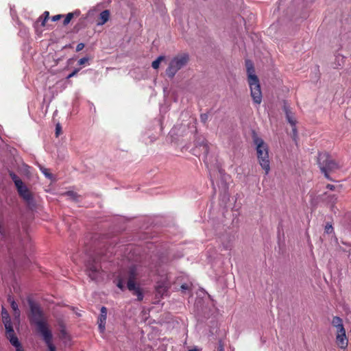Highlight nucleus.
Instances as JSON below:
<instances>
[{
  "instance_id": "a211bd4d",
  "label": "nucleus",
  "mask_w": 351,
  "mask_h": 351,
  "mask_svg": "<svg viewBox=\"0 0 351 351\" xmlns=\"http://www.w3.org/2000/svg\"><path fill=\"white\" fill-rule=\"evenodd\" d=\"M80 15V11L79 10H76L73 12L68 13L66 15L65 19L63 21V25H68L71 22V19L73 17H75V16L77 17V16H79Z\"/></svg>"
},
{
  "instance_id": "f704fd0d",
  "label": "nucleus",
  "mask_w": 351,
  "mask_h": 351,
  "mask_svg": "<svg viewBox=\"0 0 351 351\" xmlns=\"http://www.w3.org/2000/svg\"><path fill=\"white\" fill-rule=\"evenodd\" d=\"M84 47V44L81 43H79L77 47H76V51H80L81 50L83 49V48Z\"/></svg>"
},
{
  "instance_id": "58836bf2",
  "label": "nucleus",
  "mask_w": 351,
  "mask_h": 351,
  "mask_svg": "<svg viewBox=\"0 0 351 351\" xmlns=\"http://www.w3.org/2000/svg\"><path fill=\"white\" fill-rule=\"evenodd\" d=\"M49 15V12L45 11L42 16H43V17L44 16V18H46V19H48Z\"/></svg>"
},
{
  "instance_id": "ea45409f",
  "label": "nucleus",
  "mask_w": 351,
  "mask_h": 351,
  "mask_svg": "<svg viewBox=\"0 0 351 351\" xmlns=\"http://www.w3.org/2000/svg\"><path fill=\"white\" fill-rule=\"evenodd\" d=\"M189 289V286L186 285V284H183L182 286H181V289L182 290H186Z\"/></svg>"
},
{
  "instance_id": "6e6552de",
  "label": "nucleus",
  "mask_w": 351,
  "mask_h": 351,
  "mask_svg": "<svg viewBox=\"0 0 351 351\" xmlns=\"http://www.w3.org/2000/svg\"><path fill=\"white\" fill-rule=\"evenodd\" d=\"M219 173L220 175V184H219L218 186L220 189V197H221L224 201H228L229 199L228 180L230 178L228 174L225 173L224 171L221 170L219 171Z\"/></svg>"
},
{
  "instance_id": "aec40b11",
  "label": "nucleus",
  "mask_w": 351,
  "mask_h": 351,
  "mask_svg": "<svg viewBox=\"0 0 351 351\" xmlns=\"http://www.w3.org/2000/svg\"><path fill=\"white\" fill-rule=\"evenodd\" d=\"M8 300L10 303L11 308L14 311V313L16 315H17L18 316H19L20 311L19 310L18 304H16V302L14 300V299L10 295H9Z\"/></svg>"
},
{
  "instance_id": "f03ea898",
  "label": "nucleus",
  "mask_w": 351,
  "mask_h": 351,
  "mask_svg": "<svg viewBox=\"0 0 351 351\" xmlns=\"http://www.w3.org/2000/svg\"><path fill=\"white\" fill-rule=\"evenodd\" d=\"M253 143L256 145L258 163L267 175L270 171V161L269 158V149L264 141L258 136L255 132L252 133Z\"/></svg>"
},
{
  "instance_id": "f257e3e1",
  "label": "nucleus",
  "mask_w": 351,
  "mask_h": 351,
  "mask_svg": "<svg viewBox=\"0 0 351 351\" xmlns=\"http://www.w3.org/2000/svg\"><path fill=\"white\" fill-rule=\"evenodd\" d=\"M137 277V270L135 266H132L127 270L121 271L116 278L117 286L122 291L127 288L130 291L132 292L134 295H136L138 301H142L143 299V293L138 285L135 282Z\"/></svg>"
},
{
  "instance_id": "423d86ee",
  "label": "nucleus",
  "mask_w": 351,
  "mask_h": 351,
  "mask_svg": "<svg viewBox=\"0 0 351 351\" xmlns=\"http://www.w3.org/2000/svg\"><path fill=\"white\" fill-rule=\"evenodd\" d=\"M189 60V56L186 53L178 55L173 58L166 69V75L169 78H173L176 73L186 65Z\"/></svg>"
},
{
  "instance_id": "f3484780",
  "label": "nucleus",
  "mask_w": 351,
  "mask_h": 351,
  "mask_svg": "<svg viewBox=\"0 0 351 351\" xmlns=\"http://www.w3.org/2000/svg\"><path fill=\"white\" fill-rule=\"evenodd\" d=\"M284 111L285 112L287 121L292 126H295L296 121L294 119L293 115L291 110L289 109V106H287L286 104L284 105Z\"/></svg>"
},
{
  "instance_id": "37998d69",
  "label": "nucleus",
  "mask_w": 351,
  "mask_h": 351,
  "mask_svg": "<svg viewBox=\"0 0 351 351\" xmlns=\"http://www.w3.org/2000/svg\"><path fill=\"white\" fill-rule=\"evenodd\" d=\"M293 132H295V131H296L295 128H293Z\"/></svg>"
},
{
  "instance_id": "c85d7f7f",
  "label": "nucleus",
  "mask_w": 351,
  "mask_h": 351,
  "mask_svg": "<svg viewBox=\"0 0 351 351\" xmlns=\"http://www.w3.org/2000/svg\"><path fill=\"white\" fill-rule=\"evenodd\" d=\"M80 71V68H77V69H75L73 72H71L68 76H67V78L69 79L71 77H74L75 75H77V73Z\"/></svg>"
},
{
  "instance_id": "79ce46f5",
  "label": "nucleus",
  "mask_w": 351,
  "mask_h": 351,
  "mask_svg": "<svg viewBox=\"0 0 351 351\" xmlns=\"http://www.w3.org/2000/svg\"><path fill=\"white\" fill-rule=\"evenodd\" d=\"M211 182H212V184L213 186L214 190H215V185H214V182H213V180L212 179H211Z\"/></svg>"
},
{
  "instance_id": "412c9836",
  "label": "nucleus",
  "mask_w": 351,
  "mask_h": 351,
  "mask_svg": "<svg viewBox=\"0 0 351 351\" xmlns=\"http://www.w3.org/2000/svg\"><path fill=\"white\" fill-rule=\"evenodd\" d=\"M9 175L12 181L14 182L16 187L19 186V185L23 183L21 179H20L19 177L17 175H16L14 172H10Z\"/></svg>"
},
{
  "instance_id": "393cba45",
  "label": "nucleus",
  "mask_w": 351,
  "mask_h": 351,
  "mask_svg": "<svg viewBox=\"0 0 351 351\" xmlns=\"http://www.w3.org/2000/svg\"><path fill=\"white\" fill-rule=\"evenodd\" d=\"M40 171L45 176L46 178H47L49 179L53 178V175L51 173H49L48 169H46L45 167H40Z\"/></svg>"
},
{
  "instance_id": "6ab92c4d",
  "label": "nucleus",
  "mask_w": 351,
  "mask_h": 351,
  "mask_svg": "<svg viewBox=\"0 0 351 351\" xmlns=\"http://www.w3.org/2000/svg\"><path fill=\"white\" fill-rule=\"evenodd\" d=\"M64 195L69 197V199L73 202H78L80 201V196L73 191H66L64 193Z\"/></svg>"
},
{
  "instance_id": "2f4dec72",
  "label": "nucleus",
  "mask_w": 351,
  "mask_h": 351,
  "mask_svg": "<svg viewBox=\"0 0 351 351\" xmlns=\"http://www.w3.org/2000/svg\"><path fill=\"white\" fill-rule=\"evenodd\" d=\"M336 328H337V334L346 333V330H345L343 326H342L341 327V326H338Z\"/></svg>"
},
{
  "instance_id": "f8f14e48",
  "label": "nucleus",
  "mask_w": 351,
  "mask_h": 351,
  "mask_svg": "<svg viewBox=\"0 0 351 351\" xmlns=\"http://www.w3.org/2000/svg\"><path fill=\"white\" fill-rule=\"evenodd\" d=\"M107 317V308L105 306H102L100 310V315L98 320V328L101 332H104L105 330V325Z\"/></svg>"
},
{
  "instance_id": "c9c22d12",
  "label": "nucleus",
  "mask_w": 351,
  "mask_h": 351,
  "mask_svg": "<svg viewBox=\"0 0 351 351\" xmlns=\"http://www.w3.org/2000/svg\"><path fill=\"white\" fill-rule=\"evenodd\" d=\"M62 16H63L62 14H57V15L53 16L51 19L53 21H57L59 19H60Z\"/></svg>"
},
{
  "instance_id": "1a4fd4ad",
  "label": "nucleus",
  "mask_w": 351,
  "mask_h": 351,
  "mask_svg": "<svg viewBox=\"0 0 351 351\" xmlns=\"http://www.w3.org/2000/svg\"><path fill=\"white\" fill-rule=\"evenodd\" d=\"M195 152L199 149L205 157L207 156L209 152V146L207 141L203 136H197L195 140Z\"/></svg>"
},
{
  "instance_id": "39448f33",
  "label": "nucleus",
  "mask_w": 351,
  "mask_h": 351,
  "mask_svg": "<svg viewBox=\"0 0 351 351\" xmlns=\"http://www.w3.org/2000/svg\"><path fill=\"white\" fill-rule=\"evenodd\" d=\"M29 305L31 312V321L37 326L40 333L49 330L46 323L43 321V314L38 304L29 300Z\"/></svg>"
},
{
  "instance_id": "4468645a",
  "label": "nucleus",
  "mask_w": 351,
  "mask_h": 351,
  "mask_svg": "<svg viewBox=\"0 0 351 351\" xmlns=\"http://www.w3.org/2000/svg\"><path fill=\"white\" fill-rule=\"evenodd\" d=\"M324 201L330 206L331 210H334V208H335V204L337 203L338 199L337 195L334 194H328L327 193H325L324 194Z\"/></svg>"
},
{
  "instance_id": "b1692460",
  "label": "nucleus",
  "mask_w": 351,
  "mask_h": 351,
  "mask_svg": "<svg viewBox=\"0 0 351 351\" xmlns=\"http://www.w3.org/2000/svg\"><path fill=\"white\" fill-rule=\"evenodd\" d=\"M165 59V57L164 56H158L154 61L152 63V66L154 69H157L159 67L160 63L162 60H164Z\"/></svg>"
},
{
  "instance_id": "9d476101",
  "label": "nucleus",
  "mask_w": 351,
  "mask_h": 351,
  "mask_svg": "<svg viewBox=\"0 0 351 351\" xmlns=\"http://www.w3.org/2000/svg\"><path fill=\"white\" fill-rule=\"evenodd\" d=\"M3 323L5 328V335L9 341L10 342L12 338H18L15 335L10 317L5 318Z\"/></svg>"
},
{
  "instance_id": "9b49d317",
  "label": "nucleus",
  "mask_w": 351,
  "mask_h": 351,
  "mask_svg": "<svg viewBox=\"0 0 351 351\" xmlns=\"http://www.w3.org/2000/svg\"><path fill=\"white\" fill-rule=\"evenodd\" d=\"M19 195L26 202H29L32 199V196L27 189V187L23 183L19 186L16 187Z\"/></svg>"
},
{
  "instance_id": "a19ab883",
  "label": "nucleus",
  "mask_w": 351,
  "mask_h": 351,
  "mask_svg": "<svg viewBox=\"0 0 351 351\" xmlns=\"http://www.w3.org/2000/svg\"><path fill=\"white\" fill-rule=\"evenodd\" d=\"M188 351H199V350L196 347H195L192 349L189 350Z\"/></svg>"
},
{
  "instance_id": "ddd939ff",
  "label": "nucleus",
  "mask_w": 351,
  "mask_h": 351,
  "mask_svg": "<svg viewBox=\"0 0 351 351\" xmlns=\"http://www.w3.org/2000/svg\"><path fill=\"white\" fill-rule=\"evenodd\" d=\"M43 336V339L47 346L49 351H56V347L52 343V333L50 330H47L40 333Z\"/></svg>"
},
{
  "instance_id": "cd10ccee",
  "label": "nucleus",
  "mask_w": 351,
  "mask_h": 351,
  "mask_svg": "<svg viewBox=\"0 0 351 351\" xmlns=\"http://www.w3.org/2000/svg\"><path fill=\"white\" fill-rule=\"evenodd\" d=\"M62 131V127L60 124L58 123L56 125V136L58 137Z\"/></svg>"
},
{
  "instance_id": "7ed1b4c3",
  "label": "nucleus",
  "mask_w": 351,
  "mask_h": 351,
  "mask_svg": "<svg viewBox=\"0 0 351 351\" xmlns=\"http://www.w3.org/2000/svg\"><path fill=\"white\" fill-rule=\"evenodd\" d=\"M317 164L321 171L328 180H331L329 173L340 169V165L328 153H320L317 157Z\"/></svg>"
},
{
  "instance_id": "72a5a7b5",
  "label": "nucleus",
  "mask_w": 351,
  "mask_h": 351,
  "mask_svg": "<svg viewBox=\"0 0 351 351\" xmlns=\"http://www.w3.org/2000/svg\"><path fill=\"white\" fill-rule=\"evenodd\" d=\"M7 317H10V316H9L8 312L3 309V311H2V320H3V322H4L5 318H7Z\"/></svg>"
},
{
  "instance_id": "20e7f679",
  "label": "nucleus",
  "mask_w": 351,
  "mask_h": 351,
  "mask_svg": "<svg viewBox=\"0 0 351 351\" xmlns=\"http://www.w3.org/2000/svg\"><path fill=\"white\" fill-rule=\"evenodd\" d=\"M247 72L251 97L253 99V102L259 105L262 102L263 98L259 80L254 73V67L253 69L247 68Z\"/></svg>"
},
{
  "instance_id": "bb28decb",
  "label": "nucleus",
  "mask_w": 351,
  "mask_h": 351,
  "mask_svg": "<svg viewBox=\"0 0 351 351\" xmlns=\"http://www.w3.org/2000/svg\"><path fill=\"white\" fill-rule=\"evenodd\" d=\"M47 20V19H46V18H43V16H40L36 21V24L40 23V25L44 27L45 25Z\"/></svg>"
},
{
  "instance_id": "4c0bfd02",
  "label": "nucleus",
  "mask_w": 351,
  "mask_h": 351,
  "mask_svg": "<svg viewBox=\"0 0 351 351\" xmlns=\"http://www.w3.org/2000/svg\"><path fill=\"white\" fill-rule=\"evenodd\" d=\"M326 188L330 191H334L335 189V186L333 184H328L326 185Z\"/></svg>"
},
{
  "instance_id": "473e14b6",
  "label": "nucleus",
  "mask_w": 351,
  "mask_h": 351,
  "mask_svg": "<svg viewBox=\"0 0 351 351\" xmlns=\"http://www.w3.org/2000/svg\"><path fill=\"white\" fill-rule=\"evenodd\" d=\"M208 115L207 114H202L200 115V119L203 123H206L208 120Z\"/></svg>"
},
{
  "instance_id": "dca6fc26",
  "label": "nucleus",
  "mask_w": 351,
  "mask_h": 351,
  "mask_svg": "<svg viewBox=\"0 0 351 351\" xmlns=\"http://www.w3.org/2000/svg\"><path fill=\"white\" fill-rule=\"evenodd\" d=\"M110 18V11L105 10L102 11L99 14V21L97 23V25H102L105 24Z\"/></svg>"
},
{
  "instance_id": "c756f323",
  "label": "nucleus",
  "mask_w": 351,
  "mask_h": 351,
  "mask_svg": "<svg viewBox=\"0 0 351 351\" xmlns=\"http://www.w3.org/2000/svg\"><path fill=\"white\" fill-rule=\"evenodd\" d=\"M217 351H224L223 343L221 339L219 340Z\"/></svg>"
},
{
  "instance_id": "7c9ffc66",
  "label": "nucleus",
  "mask_w": 351,
  "mask_h": 351,
  "mask_svg": "<svg viewBox=\"0 0 351 351\" xmlns=\"http://www.w3.org/2000/svg\"><path fill=\"white\" fill-rule=\"evenodd\" d=\"M88 61V58L84 57L78 60L79 65H83Z\"/></svg>"
},
{
  "instance_id": "e433bc0d",
  "label": "nucleus",
  "mask_w": 351,
  "mask_h": 351,
  "mask_svg": "<svg viewBox=\"0 0 351 351\" xmlns=\"http://www.w3.org/2000/svg\"><path fill=\"white\" fill-rule=\"evenodd\" d=\"M245 63H246L247 69V68L253 69L254 65H253V63L250 60H246Z\"/></svg>"
},
{
  "instance_id": "a878e982",
  "label": "nucleus",
  "mask_w": 351,
  "mask_h": 351,
  "mask_svg": "<svg viewBox=\"0 0 351 351\" xmlns=\"http://www.w3.org/2000/svg\"><path fill=\"white\" fill-rule=\"evenodd\" d=\"M324 231L326 234H330L334 232V229L331 223H326L325 226Z\"/></svg>"
},
{
  "instance_id": "2eb2a0df",
  "label": "nucleus",
  "mask_w": 351,
  "mask_h": 351,
  "mask_svg": "<svg viewBox=\"0 0 351 351\" xmlns=\"http://www.w3.org/2000/svg\"><path fill=\"white\" fill-rule=\"evenodd\" d=\"M336 343L340 348H345L348 346V339L346 333L337 334Z\"/></svg>"
},
{
  "instance_id": "0eeeda50",
  "label": "nucleus",
  "mask_w": 351,
  "mask_h": 351,
  "mask_svg": "<svg viewBox=\"0 0 351 351\" xmlns=\"http://www.w3.org/2000/svg\"><path fill=\"white\" fill-rule=\"evenodd\" d=\"M101 259V257L99 258L97 256L95 257L90 256L86 263L87 274L93 280H95L98 278L101 268L99 261Z\"/></svg>"
},
{
  "instance_id": "4be33fe9",
  "label": "nucleus",
  "mask_w": 351,
  "mask_h": 351,
  "mask_svg": "<svg viewBox=\"0 0 351 351\" xmlns=\"http://www.w3.org/2000/svg\"><path fill=\"white\" fill-rule=\"evenodd\" d=\"M16 348V351H23L22 346L18 338H12L10 342Z\"/></svg>"
},
{
  "instance_id": "5701e85b",
  "label": "nucleus",
  "mask_w": 351,
  "mask_h": 351,
  "mask_svg": "<svg viewBox=\"0 0 351 351\" xmlns=\"http://www.w3.org/2000/svg\"><path fill=\"white\" fill-rule=\"evenodd\" d=\"M332 324L335 328L338 326L341 327L342 326H343L342 319L338 316L333 317L332 320Z\"/></svg>"
}]
</instances>
